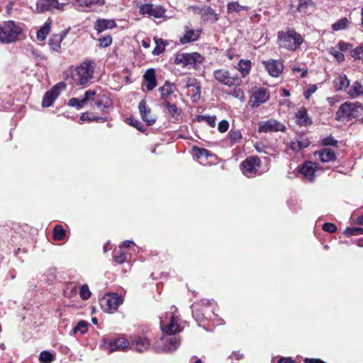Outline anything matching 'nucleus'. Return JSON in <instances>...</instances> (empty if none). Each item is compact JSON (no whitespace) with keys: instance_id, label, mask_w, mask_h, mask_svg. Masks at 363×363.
<instances>
[{"instance_id":"nucleus-1","label":"nucleus","mask_w":363,"mask_h":363,"mask_svg":"<svg viewBox=\"0 0 363 363\" xmlns=\"http://www.w3.org/2000/svg\"><path fill=\"white\" fill-rule=\"evenodd\" d=\"M94 66L89 62H84L71 71L72 83L77 86H85L93 79Z\"/></svg>"},{"instance_id":"nucleus-2","label":"nucleus","mask_w":363,"mask_h":363,"mask_svg":"<svg viewBox=\"0 0 363 363\" xmlns=\"http://www.w3.org/2000/svg\"><path fill=\"white\" fill-rule=\"evenodd\" d=\"M303 41L302 36L293 29L278 33L279 45L289 50L294 51L298 49Z\"/></svg>"},{"instance_id":"nucleus-3","label":"nucleus","mask_w":363,"mask_h":363,"mask_svg":"<svg viewBox=\"0 0 363 363\" xmlns=\"http://www.w3.org/2000/svg\"><path fill=\"white\" fill-rule=\"evenodd\" d=\"M363 115V105L360 103L345 102L342 104L336 113L337 121L345 118H357Z\"/></svg>"},{"instance_id":"nucleus-4","label":"nucleus","mask_w":363,"mask_h":363,"mask_svg":"<svg viewBox=\"0 0 363 363\" xmlns=\"http://www.w3.org/2000/svg\"><path fill=\"white\" fill-rule=\"evenodd\" d=\"M213 77L218 82L228 87L240 86L242 83L238 74H233L225 69L214 70Z\"/></svg>"},{"instance_id":"nucleus-5","label":"nucleus","mask_w":363,"mask_h":363,"mask_svg":"<svg viewBox=\"0 0 363 363\" xmlns=\"http://www.w3.org/2000/svg\"><path fill=\"white\" fill-rule=\"evenodd\" d=\"M204 57L198 52L177 53L174 58V63L183 67L191 66L197 68L203 63Z\"/></svg>"},{"instance_id":"nucleus-6","label":"nucleus","mask_w":363,"mask_h":363,"mask_svg":"<svg viewBox=\"0 0 363 363\" xmlns=\"http://www.w3.org/2000/svg\"><path fill=\"white\" fill-rule=\"evenodd\" d=\"M21 29L13 21H6L0 25V40L3 43H11L15 41Z\"/></svg>"},{"instance_id":"nucleus-7","label":"nucleus","mask_w":363,"mask_h":363,"mask_svg":"<svg viewBox=\"0 0 363 363\" xmlns=\"http://www.w3.org/2000/svg\"><path fill=\"white\" fill-rule=\"evenodd\" d=\"M101 309L108 313L117 311L123 302V298L116 294H106L99 301Z\"/></svg>"},{"instance_id":"nucleus-8","label":"nucleus","mask_w":363,"mask_h":363,"mask_svg":"<svg viewBox=\"0 0 363 363\" xmlns=\"http://www.w3.org/2000/svg\"><path fill=\"white\" fill-rule=\"evenodd\" d=\"M249 104L252 108H257L266 103L269 99V91L267 89L260 86H253L250 91Z\"/></svg>"},{"instance_id":"nucleus-9","label":"nucleus","mask_w":363,"mask_h":363,"mask_svg":"<svg viewBox=\"0 0 363 363\" xmlns=\"http://www.w3.org/2000/svg\"><path fill=\"white\" fill-rule=\"evenodd\" d=\"M180 345L179 340L174 336L167 335L162 337L160 342L155 346L157 352H171L176 350Z\"/></svg>"},{"instance_id":"nucleus-10","label":"nucleus","mask_w":363,"mask_h":363,"mask_svg":"<svg viewBox=\"0 0 363 363\" xmlns=\"http://www.w3.org/2000/svg\"><path fill=\"white\" fill-rule=\"evenodd\" d=\"M241 171L247 177H254L260 167V160L258 157H250L241 163Z\"/></svg>"},{"instance_id":"nucleus-11","label":"nucleus","mask_w":363,"mask_h":363,"mask_svg":"<svg viewBox=\"0 0 363 363\" xmlns=\"http://www.w3.org/2000/svg\"><path fill=\"white\" fill-rule=\"evenodd\" d=\"M184 89H187V94L193 101H197L201 98V86L195 78H189L186 81Z\"/></svg>"},{"instance_id":"nucleus-12","label":"nucleus","mask_w":363,"mask_h":363,"mask_svg":"<svg viewBox=\"0 0 363 363\" xmlns=\"http://www.w3.org/2000/svg\"><path fill=\"white\" fill-rule=\"evenodd\" d=\"M96 92L95 90H87L84 96L81 99L79 98H72L68 101V105L72 107H75L77 109H81L84 107V106L89 101H94L95 99V96Z\"/></svg>"},{"instance_id":"nucleus-13","label":"nucleus","mask_w":363,"mask_h":363,"mask_svg":"<svg viewBox=\"0 0 363 363\" xmlns=\"http://www.w3.org/2000/svg\"><path fill=\"white\" fill-rule=\"evenodd\" d=\"M160 327L164 333L166 335H172L181 331V328L178 324L177 319L174 316L171 315L169 320L165 322L164 320H161Z\"/></svg>"},{"instance_id":"nucleus-14","label":"nucleus","mask_w":363,"mask_h":363,"mask_svg":"<svg viewBox=\"0 0 363 363\" xmlns=\"http://www.w3.org/2000/svg\"><path fill=\"white\" fill-rule=\"evenodd\" d=\"M285 126L278 121L270 119L259 123V132L284 131Z\"/></svg>"},{"instance_id":"nucleus-15","label":"nucleus","mask_w":363,"mask_h":363,"mask_svg":"<svg viewBox=\"0 0 363 363\" xmlns=\"http://www.w3.org/2000/svg\"><path fill=\"white\" fill-rule=\"evenodd\" d=\"M262 64L269 75L274 77H277L284 69V65L281 61L269 60L263 61Z\"/></svg>"},{"instance_id":"nucleus-16","label":"nucleus","mask_w":363,"mask_h":363,"mask_svg":"<svg viewBox=\"0 0 363 363\" xmlns=\"http://www.w3.org/2000/svg\"><path fill=\"white\" fill-rule=\"evenodd\" d=\"M140 13L143 15L148 14L155 18H162L164 15L165 10L161 6L146 4L140 7Z\"/></svg>"},{"instance_id":"nucleus-17","label":"nucleus","mask_w":363,"mask_h":363,"mask_svg":"<svg viewBox=\"0 0 363 363\" xmlns=\"http://www.w3.org/2000/svg\"><path fill=\"white\" fill-rule=\"evenodd\" d=\"M130 340L131 347H133L139 352H143L147 350L150 345L149 340L145 337L132 335L130 337Z\"/></svg>"},{"instance_id":"nucleus-18","label":"nucleus","mask_w":363,"mask_h":363,"mask_svg":"<svg viewBox=\"0 0 363 363\" xmlns=\"http://www.w3.org/2000/svg\"><path fill=\"white\" fill-rule=\"evenodd\" d=\"M138 108L142 119L146 122L148 125H151L155 123L156 118L151 115V109L147 106L145 100H142L139 103Z\"/></svg>"},{"instance_id":"nucleus-19","label":"nucleus","mask_w":363,"mask_h":363,"mask_svg":"<svg viewBox=\"0 0 363 363\" xmlns=\"http://www.w3.org/2000/svg\"><path fill=\"white\" fill-rule=\"evenodd\" d=\"M130 343L128 340L124 337H118L117 339L111 340L108 343L109 352L114 351H123L128 348Z\"/></svg>"},{"instance_id":"nucleus-20","label":"nucleus","mask_w":363,"mask_h":363,"mask_svg":"<svg viewBox=\"0 0 363 363\" xmlns=\"http://www.w3.org/2000/svg\"><path fill=\"white\" fill-rule=\"evenodd\" d=\"M317 164L315 162L308 161L305 162L302 166L301 172L307 180L313 182L315 179V172Z\"/></svg>"},{"instance_id":"nucleus-21","label":"nucleus","mask_w":363,"mask_h":363,"mask_svg":"<svg viewBox=\"0 0 363 363\" xmlns=\"http://www.w3.org/2000/svg\"><path fill=\"white\" fill-rule=\"evenodd\" d=\"M201 35V30L199 29H190L188 27L185 28V33L182 37L180 38L179 41L182 45L194 42L199 39Z\"/></svg>"},{"instance_id":"nucleus-22","label":"nucleus","mask_w":363,"mask_h":363,"mask_svg":"<svg viewBox=\"0 0 363 363\" xmlns=\"http://www.w3.org/2000/svg\"><path fill=\"white\" fill-rule=\"evenodd\" d=\"M65 86L66 85L63 82H60L55 84L49 91H47V107L52 104Z\"/></svg>"},{"instance_id":"nucleus-23","label":"nucleus","mask_w":363,"mask_h":363,"mask_svg":"<svg viewBox=\"0 0 363 363\" xmlns=\"http://www.w3.org/2000/svg\"><path fill=\"white\" fill-rule=\"evenodd\" d=\"M296 123L300 126H307L312 123L311 118L308 116L306 108H301L296 113Z\"/></svg>"},{"instance_id":"nucleus-24","label":"nucleus","mask_w":363,"mask_h":363,"mask_svg":"<svg viewBox=\"0 0 363 363\" xmlns=\"http://www.w3.org/2000/svg\"><path fill=\"white\" fill-rule=\"evenodd\" d=\"M66 35L67 32L65 31L62 33L52 35L49 40L50 50L57 53L60 52L61 50V43Z\"/></svg>"},{"instance_id":"nucleus-25","label":"nucleus","mask_w":363,"mask_h":363,"mask_svg":"<svg viewBox=\"0 0 363 363\" xmlns=\"http://www.w3.org/2000/svg\"><path fill=\"white\" fill-rule=\"evenodd\" d=\"M315 156H318V159L322 162H329L336 159L334 151L330 148H323L320 151L315 152Z\"/></svg>"},{"instance_id":"nucleus-26","label":"nucleus","mask_w":363,"mask_h":363,"mask_svg":"<svg viewBox=\"0 0 363 363\" xmlns=\"http://www.w3.org/2000/svg\"><path fill=\"white\" fill-rule=\"evenodd\" d=\"M143 78L147 83L146 87L149 91L152 90L157 86L155 70L153 68L148 69L145 72Z\"/></svg>"},{"instance_id":"nucleus-27","label":"nucleus","mask_w":363,"mask_h":363,"mask_svg":"<svg viewBox=\"0 0 363 363\" xmlns=\"http://www.w3.org/2000/svg\"><path fill=\"white\" fill-rule=\"evenodd\" d=\"M116 26V23L114 20L99 19L96 21L94 28L98 33H101L106 29H111Z\"/></svg>"},{"instance_id":"nucleus-28","label":"nucleus","mask_w":363,"mask_h":363,"mask_svg":"<svg viewBox=\"0 0 363 363\" xmlns=\"http://www.w3.org/2000/svg\"><path fill=\"white\" fill-rule=\"evenodd\" d=\"M334 86L337 91L345 90L350 86V80L345 74L338 75L333 81Z\"/></svg>"},{"instance_id":"nucleus-29","label":"nucleus","mask_w":363,"mask_h":363,"mask_svg":"<svg viewBox=\"0 0 363 363\" xmlns=\"http://www.w3.org/2000/svg\"><path fill=\"white\" fill-rule=\"evenodd\" d=\"M236 68L243 78L246 77L250 72L252 62L249 60H240Z\"/></svg>"},{"instance_id":"nucleus-30","label":"nucleus","mask_w":363,"mask_h":363,"mask_svg":"<svg viewBox=\"0 0 363 363\" xmlns=\"http://www.w3.org/2000/svg\"><path fill=\"white\" fill-rule=\"evenodd\" d=\"M347 94L351 98H356L363 94V86L358 81H355L347 91Z\"/></svg>"},{"instance_id":"nucleus-31","label":"nucleus","mask_w":363,"mask_h":363,"mask_svg":"<svg viewBox=\"0 0 363 363\" xmlns=\"http://www.w3.org/2000/svg\"><path fill=\"white\" fill-rule=\"evenodd\" d=\"M247 9V6H241L238 4V2L233 1L230 2L227 5V10L228 13H240L242 11H246Z\"/></svg>"},{"instance_id":"nucleus-32","label":"nucleus","mask_w":363,"mask_h":363,"mask_svg":"<svg viewBox=\"0 0 363 363\" xmlns=\"http://www.w3.org/2000/svg\"><path fill=\"white\" fill-rule=\"evenodd\" d=\"M162 99L167 101V99L173 93V85L166 82L164 86L160 88Z\"/></svg>"},{"instance_id":"nucleus-33","label":"nucleus","mask_w":363,"mask_h":363,"mask_svg":"<svg viewBox=\"0 0 363 363\" xmlns=\"http://www.w3.org/2000/svg\"><path fill=\"white\" fill-rule=\"evenodd\" d=\"M164 106L167 108L169 113L173 118H177L180 116L181 111L175 104H172L168 101H164Z\"/></svg>"},{"instance_id":"nucleus-34","label":"nucleus","mask_w":363,"mask_h":363,"mask_svg":"<svg viewBox=\"0 0 363 363\" xmlns=\"http://www.w3.org/2000/svg\"><path fill=\"white\" fill-rule=\"evenodd\" d=\"M65 4H60L58 0H47V10L62 11Z\"/></svg>"},{"instance_id":"nucleus-35","label":"nucleus","mask_w":363,"mask_h":363,"mask_svg":"<svg viewBox=\"0 0 363 363\" xmlns=\"http://www.w3.org/2000/svg\"><path fill=\"white\" fill-rule=\"evenodd\" d=\"M35 31L36 33V40L38 43H42L45 39V23L40 27V29L37 30L36 28H32L30 30V34H31L33 31Z\"/></svg>"},{"instance_id":"nucleus-36","label":"nucleus","mask_w":363,"mask_h":363,"mask_svg":"<svg viewBox=\"0 0 363 363\" xmlns=\"http://www.w3.org/2000/svg\"><path fill=\"white\" fill-rule=\"evenodd\" d=\"M155 42L156 43V48L153 50L152 54L159 55L164 51V48L167 44L163 40L159 38H155Z\"/></svg>"},{"instance_id":"nucleus-37","label":"nucleus","mask_w":363,"mask_h":363,"mask_svg":"<svg viewBox=\"0 0 363 363\" xmlns=\"http://www.w3.org/2000/svg\"><path fill=\"white\" fill-rule=\"evenodd\" d=\"M65 236V230L61 225H57L53 229V238L55 240H62L64 239Z\"/></svg>"},{"instance_id":"nucleus-38","label":"nucleus","mask_w":363,"mask_h":363,"mask_svg":"<svg viewBox=\"0 0 363 363\" xmlns=\"http://www.w3.org/2000/svg\"><path fill=\"white\" fill-rule=\"evenodd\" d=\"M349 21L346 18H343L333 24L332 28L334 30H340L345 29L348 26Z\"/></svg>"},{"instance_id":"nucleus-39","label":"nucleus","mask_w":363,"mask_h":363,"mask_svg":"<svg viewBox=\"0 0 363 363\" xmlns=\"http://www.w3.org/2000/svg\"><path fill=\"white\" fill-rule=\"evenodd\" d=\"M313 6V3L311 0H300L298 10L300 12L306 13L308 9Z\"/></svg>"},{"instance_id":"nucleus-40","label":"nucleus","mask_w":363,"mask_h":363,"mask_svg":"<svg viewBox=\"0 0 363 363\" xmlns=\"http://www.w3.org/2000/svg\"><path fill=\"white\" fill-rule=\"evenodd\" d=\"M230 95L233 96L235 99H239L240 101H245V94L242 89L238 88V86H235L234 89H233L230 94Z\"/></svg>"},{"instance_id":"nucleus-41","label":"nucleus","mask_w":363,"mask_h":363,"mask_svg":"<svg viewBox=\"0 0 363 363\" xmlns=\"http://www.w3.org/2000/svg\"><path fill=\"white\" fill-rule=\"evenodd\" d=\"M363 233V228H348L344 231V234L347 236H352L360 235Z\"/></svg>"},{"instance_id":"nucleus-42","label":"nucleus","mask_w":363,"mask_h":363,"mask_svg":"<svg viewBox=\"0 0 363 363\" xmlns=\"http://www.w3.org/2000/svg\"><path fill=\"white\" fill-rule=\"evenodd\" d=\"M88 323L84 320L79 321L75 328L73 329L74 333H76L77 331H80L82 334L85 333L87 330Z\"/></svg>"},{"instance_id":"nucleus-43","label":"nucleus","mask_w":363,"mask_h":363,"mask_svg":"<svg viewBox=\"0 0 363 363\" xmlns=\"http://www.w3.org/2000/svg\"><path fill=\"white\" fill-rule=\"evenodd\" d=\"M79 295L83 300H87L90 298L91 291H89V286L86 284H84L81 286Z\"/></svg>"},{"instance_id":"nucleus-44","label":"nucleus","mask_w":363,"mask_h":363,"mask_svg":"<svg viewBox=\"0 0 363 363\" xmlns=\"http://www.w3.org/2000/svg\"><path fill=\"white\" fill-rule=\"evenodd\" d=\"M33 9L37 13H43L45 10V0H38L35 9Z\"/></svg>"},{"instance_id":"nucleus-45","label":"nucleus","mask_w":363,"mask_h":363,"mask_svg":"<svg viewBox=\"0 0 363 363\" xmlns=\"http://www.w3.org/2000/svg\"><path fill=\"white\" fill-rule=\"evenodd\" d=\"M193 150L195 152L198 158L206 157H208L209 152L206 149L199 148L198 147H194Z\"/></svg>"},{"instance_id":"nucleus-46","label":"nucleus","mask_w":363,"mask_h":363,"mask_svg":"<svg viewBox=\"0 0 363 363\" xmlns=\"http://www.w3.org/2000/svg\"><path fill=\"white\" fill-rule=\"evenodd\" d=\"M352 56L355 59H361L363 57V45L356 48L352 52Z\"/></svg>"},{"instance_id":"nucleus-47","label":"nucleus","mask_w":363,"mask_h":363,"mask_svg":"<svg viewBox=\"0 0 363 363\" xmlns=\"http://www.w3.org/2000/svg\"><path fill=\"white\" fill-rule=\"evenodd\" d=\"M229 137L233 142H238L242 138V134L239 130H230Z\"/></svg>"},{"instance_id":"nucleus-48","label":"nucleus","mask_w":363,"mask_h":363,"mask_svg":"<svg viewBox=\"0 0 363 363\" xmlns=\"http://www.w3.org/2000/svg\"><path fill=\"white\" fill-rule=\"evenodd\" d=\"M112 43V38L110 35H107L99 39V45L102 48L108 47Z\"/></svg>"},{"instance_id":"nucleus-49","label":"nucleus","mask_w":363,"mask_h":363,"mask_svg":"<svg viewBox=\"0 0 363 363\" xmlns=\"http://www.w3.org/2000/svg\"><path fill=\"white\" fill-rule=\"evenodd\" d=\"M330 53L333 55L338 62H342L345 58L344 55L341 52L336 50L333 48L330 49Z\"/></svg>"},{"instance_id":"nucleus-50","label":"nucleus","mask_w":363,"mask_h":363,"mask_svg":"<svg viewBox=\"0 0 363 363\" xmlns=\"http://www.w3.org/2000/svg\"><path fill=\"white\" fill-rule=\"evenodd\" d=\"M229 127V123L227 121L223 120L219 122L218 129L220 133H225Z\"/></svg>"},{"instance_id":"nucleus-51","label":"nucleus","mask_w":363,"mask_h":363,"mask_svg":"<svg viewBox=\"0 0 363 363\" xmlns=\"http://www.w3.org/2000/svg\"><path fill=\"white\" fill-rule=\"evenodd\" d=\"M317 90V86L315 84H313V85H311L309 88H308L305 91H304V96L306 97V99H309V98L311 97V96L315 93Z\"/></svg>"},{"instance_id":"nucleus-52","label":"nucleus","mask_w":363,"mask_h":363,"mask_svg":"<svg viewBox=\"0 0 363 363\" xmlns=\"http://www.w3.org/2000/svg\"><path fill=\"white\" fill-rule=\"evenodd\" d=\"M322 143L324 145L335 146L337 144V140H335L333 137H327L323 139Z\"/></svg>"},{"instance_id":"nucleus-53","label":"nucleus","mask_w":363,"mask_h":363,"mask_svg":"<svg viewBox=\"0 0 363 363\" xmlns=\"http://www.w3.org/2000/svg\"><path fill=\"white\" fill-rule=\"evenodd\" d=\"M336 229V226L331 223H325L323 225V230L328 233H333Z\"/></svg>"},{"instance_id":"nucleus-54","label":"nucleus","mask_w":363,"mask_h":363,"mask_svg":"<svg viewBox=\"0 0 363 363\" xmlns=\"http://www.w3.org/2000/svg\"><path fill=\"white\" fill-rule=\"evenodd\" d=\"M83 3L86 6H91L92 4L104 5L105 4L104 0H83Z\"/></svg>"},{"instance_id":"nucleus-55","label":"nucleus","mask_w":363,"mask_h":363,"mask_svg":"<svg viewBox=\"0 0 363 363\" xmlns=\"http://www.w3.org/2000/svg\"><path fill=\"white\" fill-rule=\"evenodd\" d=\"M126 259V256L123 252H121L119 255L114 256V260L118 264L123 263Z\"/></svg>"},{"instance_id":"nucleus-56","label":"nucleus","mask_w":363,"mask_h":363,"mask_svg":"<svg viewBox=\"0 0 363 363\" xmlns=\"http://www.w3.org/2000/svg\"><path fill=\"white\" fill-rule=\"evenodd\" d=\"M338 46L341 51H346L352 48V45L345 42H340Z\"/></svg>"},{"instance_id":"nucleus-57","label":"nucleus","mask_w":363,"mask_h":363,"mask_svg":"<svg viewBox=\"0 0 363 363\" xmlns=\"http://www.w3.org/2000/svg\"><path fill=\"white\" fill-rule=\"evenodd\" d=\"M290 148L294 151H298L301 150L298 140L291 141L290 143Z\"/></svg>"},{"instance_id":"nucleus-58","label":"nucleus","mask_w":363,"mask_h":363,"mask_svg":"<svg viewBox=\"0 0 363 363\" xmlns=\"http://www.w3.org/2000/svg\"><path fill=\"white\" fill-rule=\"evenodd\" d=\"M206 121L211 127H214L216 125V116H209L205 118Z\"/></svg>"},{"instance_id":"nucleus-59","label":"nucleus","mask_w":363,"mask_h":363,"mask_svg":"<svg viewBox=\"0 0 363 363\" xmlns=\"http://www.w3.org/2000/svg\"><path fill=\"white\" fill-rule=\"evenodd\" d=\"M129 120H130V123L133 126L135 127L138 130H140V131L142 130V127L140 126V122H139V121H134V120H133V119H131V118H129Z\"/></svg>"},{"instance_id":"nucleus-60","label":"nucleus","mask_w":363,"mask_h":363,"mask_svg":"<svg viewBox=\"0 0 363 363\" xmlns=\"http://www.w3.org/2000/svg\"><path fill=\"white\" fill-rule=\"evenodd\" d=\"M55 354L49 352L47 351V363H50L55 359Z\"/></svg>"},{"instance_id":"nucleus-61","label":"nucleus","mask_w":363,"mask_h":363,"mask_svg":"<svg viewBox=\"0 0 363 363\" xmlns=\"http://www.w3.org/2000/svg\"><path fill=\"white\" fill-rule=\"evenodd\" d=\"M300 143L301 149L307 147L309 145V141L307 140H298Z\"/></svg>"},{"instance_id":"nucleus-62","label":"nucleus","mask_w":363,"mask_h":363,"mask_svg":"<svg viewBox=\"0 0 363 363\" xmlns=\"http://www.w3.org/2000/svg\"><path fill=\"white\" fill-rule=\"evenodd\" d=\"M294 361L291 357L281 358L279 363H293Z\"/></svg>"},{"instance_id":"nucleus-63","label":"nucleus","mask_w":363,"mask_h":363,"mask_svg":"<svg viewBox=\"0 0 363 363\" xmlns=\"http://www.w3.org/2000/svg\"><path fill=\"white\" fill-rule=\"evenodd\" d=\"M39 360L42 363H45V351H42L40 354Z\"/></svg>"},{"instance_id":"nucleus-64","label":"nucleus","mask_w":363,"mask_h":363,"mask_svg":"<svg viewBox=\"0 0 363 363\" xmlns=\"http://www.w3.org/2000/svg\"><path fill=\"white\" fill-rule=\"evenodd\" d=\"M355 223L358 225H363V214L356 219Z\"/></svg>"}]
</instances>
